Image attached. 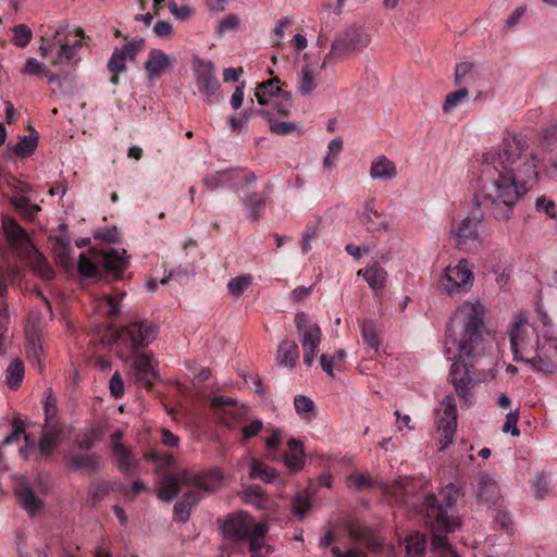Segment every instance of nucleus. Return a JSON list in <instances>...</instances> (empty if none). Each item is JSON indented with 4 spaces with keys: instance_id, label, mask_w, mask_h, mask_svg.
<instances>
[{
    "instance_id": "nucleus-15",
    "label": "nucleus",
    "mask_w": 557,
    "mask_h": 557,
    "mask_svg": "<svg viewBox=\"0 0 557 557\" xmlns=\"http://www.w3.org/2000/svg\"><path fill=\"white\" fill-rule=\"evenodd\" d=\"M295 324L300 335L301 346L307 344L320 345L322 331L317 323H311L305 312H298L295 315Z\"/></svg>"
},
{
    "instance_id": "nucleus-64",
    "label": "nucleus",
    "mask_w": 557,
    "mask_h": 557,
    "mask_svg": "<svg viewBox=\"0 0 557 557\" xmlns=\"http://www.w3.org/2000/svg\"><path fill=\"white\" fill-rule=\"evenodd\" d=\"M264 495L263 490L258 485H250L244 491V498L247 503L253 504Z\"/></svg>"
},
{
    "instance_id": "nucleus-56",
    "label": "nucleus",
    "mask_w": 557,
    "mask_h": 557,
    "mask_svg": "<svg viewBox=\"0 0 557 557\" xmlns=\"http://www.w3.org/2000/svg\"><path fill=\"white\" fill-rule=\"evenodd\" d=\"M331 553L333 557H368L359 547H350L347 550H342L338 546H332Z\"/></svg>"
},
{
    "instance_id": "nucleus-47",
    "label": "nucleus",
    "mask_w": 557,
    "mask_h": 557,
    "mask_svg": "<svg viewBox=\"0 0 557 557\" xmlns=\"http://www.w3.org/2000/svg\"><path fill=\"white\" fill-rule=\"evenodd\" d=\"M535 209L537 212H544L552 219H557V206L556 203L546 198L545 196H541L535 201Z\"/></svg>"
},
{
    "instance_id": "nucleus-1",
    "label": "nucleus",
    "mask_w": 557,
    "mask_h": 557,
    "mask_svg": "<svg viewBox=\"0 0 557 557\" xmlns=\"http://www.w3.org/2000/svg\"><path fill=\"white\" fill-rule=\"evenodd\" d=\"M528 148L527 136L515 134L505 137L498 148L484 153V162L493 165L497 178L481 187L468 215L453 224L451 233L458 249L470 250L479 239L484 210H490L498 221H508L518 200L536 183V156L527 153Z\"/></svg>"
},
{
    "instance_id": "nucleus-44",
    "label": "nucleus",
    "mask_w": 557,
    "mask_h": 557,
    "mask_svg": "<svg viewBox=\"0 0 557 557\" xmlns=\"http://www.w3.org/2000/svg\"><path fill=\"white\" fill-rule=\"evenodd\" d=\"M32 30L25 24L16 25L13 29V42L15 46L24 48L32 39Z\"/></svg>"
},
{
    "instance_id": "nucleus-42",
    "label": "nucleus",
    "mask_w": 557,
    "mask_h": 557,
    "mask_svg": "<svg viewBox=\"0 0 557 557\" xmlns=\"http://www.w3.org/2000/svg\"><path fill=\"white\" fill-rule=\"evenodd\" d=\"M13 430L12 432L5 436L2 441V446H8L16 442L22 434H24L25 441L29 442V436L25 434V424L20 418H14L12 421Z\"/></svg>"
},
{
    "instance_id": "nucleus-17",
    "label": "nucleus",
    "mask_w": 557,
    "mask_h": 557,
    "mask_svg": "<svg viewBox=\"0 0 557 557\" xmlns=\"http://www.w3.org/2000/svg\"><path fill=\"white\" fill-rule=\"evenodd\" d=\"M61 441V430L58 424H49L44 426L41 436L38 442V450L41 457L49 458Z\"/></svg>"
},
{
    "instance_id": "nucleus-7",
    "label": "nucleus",
    "mask_w": 557,
    "mask_h": 557,
    "mask_svg": "<svg viewBox=\"0 0 557 557\" xmlns=\"http://www.w3.org/2000/svg\"><path fill=\"white\" fill-rule=\"evenodd\" d=\"M225 539L237 543H247L251 557H264L262 549L272 552L271 546L264 544V537L269 532L265 522H257L255 518L244 511L227 516L222 527Z\"/></svg>"
},
{
    "instance_id": "nucleus-10",
    "label": "nucleus",
    "mask_w": 557,
    "mask_h": 557,
    "mask_svg": "<svg viewBox=\"0 0 557 557\" xmlns=\"http://www.w3.org/2000/svg\"><path fill=\"white\" fill-rule=\"evenodd\" d=\"M370 44V36L361 27H349L339 33L325 55L322 67L333 59L343 58L349 53L359 52Z\"/></svg>"
},
{
    "instance_id": "nucleus-5",
    "label": "nucleus",
    "mask_w": 557,
    "mask_h": 557,
    "mask_svg": "<svg viewBox=\"0 0 557 557\" xmlns=\"http://www.w3.org/2000/svg\"><path fill=\"white\" fill-rule=\"evenodd\" d=\"M158 331L159 326L152 321L138 319L119 329L113 338L116 355L125 361L134 358L135 381L148 391L153 387L158 372L154 370L149 355L136 356V354L156 339Z\"/></svg>"
},
{
    "instance_id": "nucleus-12",
    "label": "nucleus",
    "mask_w": 557,
    "mask_h": 557,
    "mask_svg": "<svg viewBox=\"0 0 557 557\" xmlns=\"http://www.w3.org/2000/svg\"><path fill=\"white\" fill-rule=\"evenodd\" d=\"M443 412L438 417V433L441 442H444L441 449L443 450L453 442L457 428V407L453 395H447L442 401Z\"/></svg>"
},
{
    "instance_id": "nucleus-31",
    "label": "nucleus",
    "mask_w": 557,
    "mask_h": 557,
    "mask_svg": "<svg viewBox=\"0 0 557 557\" xmlns=\"http://www.w3.org/2000/svg\"><path fill=\"white\" fill-rule=\"evenodd\" d=\"M360 327L363 343L375 352L379 351L381 341L376 333L374 322L372 320H363Z\"/></svg>"
},
{
    "instance_id": "nucleus-49",
    "label": "nucleus",
    "mask_w": 557,
    "mask_h": 557,
    "mask_svg": "<svg viewBox=\"0 0 557 557\" xmlns=\"http://www.w3.org/2000/svg\"><path fill=\"white\" fill-rule=\"evenodd\" d=\"M237 406L235 399L224 396H215L211 400V407L215 410H223L225 413L233 414V409Z\"/></svg>"
},
{
    "instance_id": "nucleus-35",
    "label": "nucleus",
    "mask_w": 557,
    "mask_h": 557,
    "mask_svg": "<svg viewBox=\"0 0 557 557\" xmlns=\"http://www.w3.org/2000/svg\"><path fill=\"white\" fill-rule=\"evenodd\" d=\"M98 437L97 430L94 428L86 429L75 436V445L79 449L89 450L94 447Z\"/></svg>"
},
{
    "instance_id": "nucleus-34",
    "label": "nucleus",
    "mask_w": 557,
    "mask_h": 557,
    "mask_svg": "<svg viewBox=\"0 0 557 557\" xmlns=\"http://www.w3.org/2000/svg\"><path fill=\"white\" fill-rule=\"evenodd\" d=\"M252 276L250 274H243L233 277L227 283L228 293L232 296L239 297L251 285Z\"/></svg>"
},
{
    "instance_id": "nucleus-50",
    "label": "nucleus",
    "mask_w": 557,
    "mask_h": 557,
    "mask_svg": "<svg viewBox=\"0 0 557 557\" xmlns=\"http://www.w3.org/2000/svg\"><path fill=\"white\" fill-rule=\"evenodd\" d=\"M295 410L298 414H307L313 411L314 403L307 396L298 395L294 399Z\"/></svg>"
},
{
    "instance_id": "nucleus-23",
    "label": "nucleus",
    "mask_w": 557,
    "mask_h": 557,
    "mask_svg": "<svg viewBox=\"0 0 557 557\" xmlns=\"http://www.w3.org/2000/svg\"><path fill=\"white\" fill-rule=\"evenodd\" d=\"M16 495L21 506L29 513L34 515L42 507V502L39 499L33 488L28 485H21Z\"/></svg>"
},
{
    "instance_id": "nucleus-25",
    "label": "nucleus",
    "mask_w": 557,
    "mask_h": 557,
    "mask_svg": "<svg viewBox=\"0 0 557 557\" xmlns=\"http://www.w3.org/2000/svg\"><path fill=\"white\" fill-rule=\"evenodd\" d=\"M357 274L363 276L369 286L374 290L383 288L385 284L386 272L379 264H373L366 269H360Z\"/></svg>"
},
{
    "instance_id": "nucleus-46",
    "label": "nucleus",
    "mask_w": 557,
    "mask_h": 557,
    "mask_svg": "<svg viewBox=\"0 0 557 557\" xmlns=\"http://www.w3.org/2000/svg\"><path fill=\"white\" fill-rule=\"evenodd\" d=\"M278 99L274 101L273 106L280 115L287 116L292 109V95L288 91H281L277 95Z\"/></svg>"
},
{
    "instance_id": "nucleus-54",
    "label": "nucleus",
    "mask_w": 557,
    "mask_h": 557,
    "mask_svg": "<svg viewBox=\"0 0 557 557\" xmlns=\"http://www.w3.org/2000/svg\"><path fill=\"white\" fill-rule=\"evenodd\" d=\"M281 433L278 430L273 431L272 435L265 440V446L269 449V458L271 460H277L278 456L274 451L281 443Z\"/></svg>"
},
{
    "instance_id": "nucleus-40",
    "label": "nucleus",
    "mask_w": 557,
    "mask_h": 557,
    "mask_svg": "<svg viewBox=\"0 0 557 557\" xmlns=\"http://www.w3.org/2000/svg\"><path fill=\"white\" fill-rule=\"evenodd\" d=\"M110 490L109 482L104 480L92 482L88 490V497L94 504H96L109 494Z\"/></svg>"
},
{
    "instance_id": "nucleus-26",
    "label": "nucleus",
    "mask_w": 557,
    "mask_h": 557,
    "mask_svg": "<svg viewBox=\"0 0 557 557\" xmlns=\"http://www.w3.org/2000/svg\"><path fill=\"white\" fill-rule=\"evenodd\" d=\"M124 296L125 293H120L117 296L103 295L98 301L99 311L109 319H114L120 313V302Z\"/></svg>"
},
{
    "instance_id": "nucleus-30",
    "label": "nucleus",
    "mask_w": 557,
    "mask_h": 557,
    "mask_svg": "<svg viewBox=\"0 0 557 557\" xmlns=\"http://www.w3.org/2000/svg\"><path fill=\"white\" fill-rule=\"evenodd\" d=\"M426 548V539L418 532L406 537V550L409 557H422Z\"/></svg>"
},
{
    "instance_id": "nucleus-48",
    "label": "nucleus",
    "mask_w": 557,
    "mask_h": 557,
    "mask_svg": "<svg viewBox=\"0 0 557 557\" xmlns=\"http://www.w3.org/2000/svg\"><path fill=\"white\" fill-rule=\"evenodd\" d=\"M293 512L295 516L302 518L311 507V503L308 496L304 494H297L292 502Z\"/></svg>"
},
{
    "instance_id": "nucleus-28",
    "label": "nucleus",
    "mask_w": 557,
    "mask_h": 557,
    "mask_svg": "<svg viewBox=\"0 0 557 557\" xmlns=\"http://www.w3.org/2000/svg\"><path fill=\"white\" fill-rule=\"evenodd\" d=\"M277 471L272 467L263 463L260 460H252L249 471V476L251 479H260L265 483H272L277 478Z\"/></svg>"
},
{
    "instance_id": "nucleus-60",
    "label": "nucleus",
    "mask_w": 557,
    "mask_h": 557,
    "mask_svg": "<svg viewBox=\"0 0 557 557\" xmlns=\"http://www.w3.org/2000/svg\"><path fill=\"white\" fill-rule=\"evenodd\" d=\"M238 17L235 14H230L220 22L216 32L223 35L226 32L234 30L238 26Z\"/></svg>"
},
{
    "instance_id": "nucleus-4",
    "label": "nucleus",
    "mask_w": 557,
    "mask_h": 557,
    "mask_svg": "<svg viewBox=\"0 0 557 557\" xmlns=\"http://www.w3.org/2000/svg\"><path fill=\"white\" fill-rule=\"evenodd\" d=\"M507 334L516 361L524 362L539 372H557V337L548 330L540 331L520 313L509 323Z\"/></svg>"
},
{
    "instance_id": "nucleus-63",
    "label": "nucleus",
    "mask_w": 557,
    "mask_h": 557,
    "mask_svg": "<svg viewBox=\"0 0 557 557\" xmlns=\"http://www.w3.org/2000/svg\"><path fill=\"white\" fill-rule=\"evenodd\" d=\"M170 12L178 20H186L190 16L193 10L189 5L178 7L174 1L169 3Z\"/></svg>"
},
{
    "instance_id": "nucleus-58",
    "label": "nucleus",
    "mask_w": 557,
    "mask_h": 557,
    "mask_svg": "<svg viewBox=\"0 0 557 557\" xmlns=\"http://www.w3.org/2000/svg\"><path fill=\"white\" fill-rule=\"evenodd\" d=\"M58 413V408L55 406L54 399L48 397L45 403V420H46V426H49V424H58L55 421V417Z\"/></svg>"
},
{
    "instance_id": "nucleus-19",
    "label": "nucleus",
    "mask_w": 557,
    "mask_h": 557,
    "mask_svg": "<svg viewBox=\"0 0 557 557\" xmlns=\"http://www.w3.org/2000/svg\"><path fill=\"white\" fill-rule=\"evenodd\" d=\"M287 447L288 451L283 455L284 463L290 472L296 473L300 471L305 465L304 447L302 444L295 438L288 440Z\"/></svg>"
},
{
    "instance_id": "nucleus-62",
    "label": "nucleus",
    "mask_w": 557,
    "mask_h": 557,
    "mask_svg": "<svg viewBox=\"0 0 557 557\" xmlns=\"http://www.w3.org/2000/svg\"><path fill=\"white\" fill-rule=\"evenodd\" d=\"M253 115V112L246 111L243 113L242 116H232L228 120L230 127L234 132H240L244 127V125L249 121V119Z\"/></svg>"
},
{
    "instance_id": "nucleus-39",
    "label": "nucleus",
    "mask_w": 557,
    "mask_h": 557,
    "mask_svg": "<svg viewBox=\"0 0 557 557\" xmlns=\"http://www.w3.org/2000/svg\"><path fill=\"white\" fill-rule=\"evenodd\" d=\"M315 88L314 76L309 67L306 65L301 69L299 81H298V90L301 95H309Z\"/></svg>"
},
{
    "instance_id": "nucleus-20",
    "label": "nucleus",
    "mask_w": 557,
    "mask_h": 557,
    "mask_svg": "<svg viewBox=\"0 0 557 557\" xmlns=\"http://www.w3.org/2000/svg\"><path fill=\"white\" fill-rule=\"evenodd\" d=\"M299 358V348L295 341L283 339L276 351L275 360L282 366L294 368Z\"/></svg>"
},
{
    "instance_id": "nucleus-27",
    "label": "nucleus",
    "mask_w": 557,
    "mask_h": 557,
    "mask_svg": "<svg viewBox=\"0 0 557 557\" xmlns=\"http://www.w3.org/2000/svg\"><path fill=\"white\" fill-rule=\"evenodd\" d=\"M3 230L9 242L13 245H21L29 240L26 231L13 219L3 220Z\"/></svg>"
},
{
    "instance_id": "nucleus-37",
    "label": "nucleus",
    "mask_w": 557,
    "mask_h": 557,
    "mask_svg": "<svg viewBox=\"0 0 557 557\" xmlns=\"http://www.w3.org/2000/svg\"><path fill=\"white\" fill-rule=\"evenodd\" d=\"M37 144L38 136H24L16 144L14 152L22 158L29 157L36 150Z\"/></svg>"
},
{
    "instance_id": "nucleus-14",
    "label": "nucleus",
    "mask_w": 557,
    "mask_h": 557,
    "mask_svg": "<svg viewBox=\"0 0 557 557\" xmlns=\"http://www.w3.org/2000/svg\"><path fill=\"white\" fill-rule=\"evenodd\" d=\"M112 455L117 470L123 475L132 478L138 473L140 462L125 445H114Z\"/></svg>"
},
{
    "instance_id": "nucleus-8",
    "label": "nucleus",
    "mask_w": 557,
    "mask_h": 557,
    "mask_svg": "<svg viewBox=\"0 0 557 557\" xmlns=\"http://www.w3.org/2000/svg\"><path fill=\"white\" fill-rule=\"evenodd\" d=\"M128 264V258L124 249L107 248L92 252L91 258L82 252L78 259L77 271L86 278L97 277L107 282H113L123 278Z\"/></svg>"
},
{
    "instance_id": "nucleus-55",
    "label": "nucleus",
    "mask_w": 557,
    "mask_h": 557,
    "mask_svg": "<svg viewBox=\"0 0 557 557\" xmlns=\"http://www.w3.org/2000/svg\"><path fill=\"white\" fill-rule=\"evenodd\" d=\"M518 412H509L506 416V421L502 428L504 433H511L513 436H519L520 431L517 426L518 423Z\"/></svg>"
},
{
    "instance_id": "nucleus-22",
    "label": "nucleus",
    "mask_w": 557,
    "mask_h": 557,
    "mask_svg": "<svg viewBox=\"0 0 557 557\" xmlns=\"http://www.w3.org/2000/svg\"><path fill=\"white\" fill-rule=\"evenodd\" d=\"M370 175L373 180L394 178L397 175L396 165L385 156H380L372 162Z\"/></svg>"
},
{
    "instance_id": "nucleus-59",
    "label": "nucleus",
    "mask_w": 557,
    "mask_h": 557,
    "mask_svg": "<svg viewBox=\"0 0 557 557\" xmlns=\"http://www.w3.org/2000/svg\"><path fill=\"white\" fill-rule=\"evenodd\" d=\"M36 271L41 275L45 280H51L54 276V271L48 263V261L44 258V256H39L36 261Z\"/></svg>"
},
{
    "instance_id": "nucleus-61",
    "label": "nucleus",
    "mask_w": 557,
    "mask_h": 557,
    "mask_svg": "<svg viewBox=\"0 0 557 557\" xmlns=\"http://www.w3.org/2000/svg\"><path fill=\"white\" fill-rule=\"evenodd\" d=\"M263 423L260 420H253L251 423L245 425L242 429L243 438L244 440H250L259 434V432L262 430Z\"/></svg>"
},
{
    "instance_id": "nucleus-9",
    "label": "nucleus",
    "mask_w": 557,
    "mask_h": 557,
    "mask_svg": "<svg viewBox=\"0 0 557 557\" xmlns=\"http://www.w3.org/2000/svg\"><path fill=\"white\" fill-rule=\"evenodd\" d=\"M66 29L67 26H60L52 38H41L38 52L42 58H50L53 66L72 65L79 60L77 52L83 41L82 39L70 40Z\"/></svg>"
},
{
    "instance_id": "nucleus-29",
    "label": "nucleus",
    "mask_w": 557,
    "mask_h": 557,
    "mask_svg": "<svg viewBox=\"0 0 557 557\" xmlns=\"http://www.w3.org/2000/svg\"><path fill=\"white\" fill-rule=\"evenodd\" d=\"M234 180V172L232 170H225L215 172L212 174L207 175L203 178V185L210 189L214 190L219 187H226L231 186V183Z\"/></svg>"
},
{
    "instance_id": "nucleus-45",
    "label": "nucleus",
    "mask_w": 557,
    "mask_h": 557,
    "mask_svg": "<svg viewBox=\"0 0 557 557\" xmlns=\"http://www.w3.org/2000/svg\"><path fill=\"white\" fill-rule=\"evenodd\" d=\"M24 75L48 76V70L35 58H28L22 70Z\"/></svg>"
},
{
    "instance_id": "nucleus-18",
    "label": "nucleus",
    "mask_w": 557,
    "mask_h": 557,
    "mask_svg": "<svg viewBox=\"0 0 557 557\" xmlns=\"http://www.w3.org/2000/svg\"><path fill=\"white\" fill-rule=\"evenodd\" d=\"M172 65L170 57L159 49H152L149 52L148 60L145 63V70L148 78L153 81L161 76L168 67Z\"/></svg>"
},
{
    "instance_id": "nucleus-3",
    "label": "nucleus",
    "mask_w": 557,
    "mask_h": 557,
    "mask_svg": "<svg viewBox=\"0 0 557 557\" xmlns=\"http://www.w3.org/2000/svg\"><path fill=\"white\" fill-rule=\"evenodd\" d=\"M143 457L153 462L156 471L161 475L160 487L157 491L159 499L171 502L183 487H189L182 499L174 505V516L180 522L188 520L191 507L201 499L202 492L216 491L223 480V474L218 468L199 473L186 469L173 471L174 458L166 451L153 449L145 453Z\"/></svg>"
},
{
    "instance_id": "nucleus-13",
    "label": "nucleus",
    "mask_w": 557,
    "mask_h": 557,
    "mask_svg": "<svg viewBox=\"0 0 557 557\" xmlns=\"http://www.w3.org/2000/svg\"><path fill=\"white\" fill-rule=\"evenodd\" d=\"M195 75L197 87L200 92L211 97L220 87L219 81L214 75L213 64L202 59L195 60Z\"/></svg>"
},
{
    "instance_id": "nucleus-51",
    "label": "nucleus",
    "mask_w": 557,
    "mask_h": 557,
    "mask_svg": "<svg viewBox=\"0 0 557 557\" xmlns=\"http://www.w3.org/2000/svg\"><path fill=\"white\" fill-rule=\"evenodd\" d=\"M109 388L111 395L119 399L124 395V381L120 374V372H114L109 382Z\"/></svg>"
},
{
    "instance_id": "nucleus-36",
    "label": "nucleus",
    "mask_w": 557,
    "mask_h": 557,
    "mask_svg": "<svg viewBox=\"0 0 557 557\" xmlns=\"http://www.w3.org/2000/svg\"><path fill=\"white\" fill-rule=\"evenodd\" d=\"M468 97V89L460 88L456 91L449 92L443 104V111L445 114L453 112L459 104H461Z\"/></svg>"
},
{
    "instance_id": "nucleus-16",
    "label": "nucleus",
    "mask_w": 557,
    "mask_h": 557,
    "mask_svg": "<svg viewBox=\"0 0 557 557\" xmlns=\"http://www.w3.org/2000/svg\"><path fill=\"white\" fill-rule=\"evenodd\" d=\"M66 467L73 471L87 470L96 472L101 468V457L87 453H67L64 456Z\"/></svg>"
},
{
    "instance_id": "nucleus-6",
    "label": "nucleus",
    "mask_w": 557,
    "mask_h": 557,
    "mask_svg": "<svg viewBox=\"0 0 557 557\" xmlns=\"http://www.w3.org/2000/svg\"><path fill=\"white\" fill-rule=\"evenodd\" d=\"M442 494L443 500H440L435 494L428 493L419 502L412 503V508L431 529L432 547L438 557H457L456 550L447 541L446 533L454 532L460 525L459 519L451 512L459 497V490L449 484Z\"/></svg>"
},
{
    "instance_id": "nucleus-11",
    "label": "nucleus",
    "mask_w": 557,
    "mask_h": 557,
    "mask_svg": "<svg viewBox=\"0 0 557 557\" xmlns=\"http://www.w3.org/2000/svg\"><path fill=\"white\" fill-rule=\"evenodd\" d=\"M473 283V273L466 259L456 265H448L440 278V287L449 296L466 294Z\"/></svg>"
},
{
    "instance_id": "nucleus-32",
    "label": "nucleus",
    "mask_w": 557,
    "mask_h": 557,
    "mask_svg": "<svg viewBox=\"0 0 557 557\" xmlns=\"http://www.w3.org/2000/svg\"><path fill=\"white\" fill-rule=\"evenodd\" d=\"M257 114L263 115L270 122V129L277 135H287L294 132H299L298 126L293 122H276L269 111H258Z\"/></svg>"
},
{
    "instance_id": "nucleus-57",
    "label": "nucleus",
    "mask_w": 557,
    "mask_h": 557,
    "mask_svg": "<svg viewBox=\"0 0 557 557\" xmlns=\"http://www.w3.org/2000/svg\"><path fill=\"white\" fill-rule=\"evenodd\" d=\"M557 143V125H549L542 133L541 145L550 148Z\"/></svg>"
},
{
    "instance_id": "nucleus-24",
    "label": "nucleus",
    "mask_w": 557,
    "mask_h": 557,
    "mask_svg": "<svg viewBox=\"0 0 557 557\" xmlns=\"http://www.w3.org/2000/svg\"><path fill=\"white\" fill-rule=\"evenodd\" d=\"M278 77L271 78L269 81L262 82L256 88L255 96L257 101L261 106H267L270 102V99L274 96L281 94L282 89L277 84L280 83Z\"/></svg>"
},
{
    "instance_id": "nucleus-52",
    "label": "nucleus",
    "mask_w": 557,
    "mask_h": 557,
    "mask_svg": "<svg viewBox=\"0 0 557 557\" xmlns=\"http://www.w3.org/2000/svg\"><path fill=\"white\" fill-rule=\"evenodd\" d=\"M143 47V40H132L127 41L122 48H120V51H122V55L126 60H135L139 51Z\"/></svg>"
},
{
    "instance_id": "nucleus-21",
    "label": "nucleus",
    "mask_w": 557,
    "mask_h": 557,
    "mask_svg": "<svg viewBox=\"0 0 557 557\" xmlns=\"http://www.w3.org/2000/svg\"><path fill=\"white\" fill-rule=\"evenodd\" d=\"M499 488L491 476L482 475L478 482L476 497L480 502L493 505L498 498Z\"/></svg>"
},
{
    "instance_id": "nucleus-41",
    "label": "nucleus",
    "mask_w": 557,
    "mask_h": 557,
    "mask_svg": "<svg viewBox=\"0 0 557 557\" xmlns=\"http://www.w3.org/2000/svg\"><path fill=\"white\" fill-rule=\"evenodd\" d=\"M245 205L249 208L250 216L255 221L261 218L265 210L264 198L259 197L257 194H252L248 199H246Z\"/></svg>"
},
{
    "instance_id": "nucleus-53",
    "label": "nucleus",
    "mask_w": 557,
    "mask_h": 557,
    "mask_svg": "<svg viewBox=\"0 0 557 557\" xmlns=\"http://www.w3.org/2000/svg\"><path fill=\"white\" fill-rule=\"evenodd\" d=\"M532 486L537 499H543L549 492L548 481L542 474L535 476Z\"/></svg>"
},
{
    "instance_id": "nucleus-33",
    "label": "nucleus",
    "mask_w": 557,
    "mask_h": 557,
    "mask_svg": "<svg viewBox=\"0 0 557 557\" xmlns=\"http://www.w3.org/2000/svg\"><path fill=\"white\" fill-rule=\"evenodd\" d=\"M24 377V364L21 360L14 359L7 369V382L11 388H17Z\"/></svg>"
},
{
    "instance_id": "nucleus-38",
    "label": "nucleus",
    "mask_w": 557,
    "mask_h": 557,
    "mask_svg": "<svg viewBox=\"0 0 557 557\" xmlns=\"http://www.w3.org/2000/svg\"><path fill=\"white\" fill-rule=\"evenodd\" d=\"M347 485L356 491H364L372 488L375 485V482L368 474L352 473L347 478Z\"/></svg>"
},
{
    "instance_id": "nucleus-43",
    "label": "nucleus",
    "mask_w": 557,
    "mask_h": 557,
    "mask_svg": "<svg viewBox=\"0 0 557 557\" xmlns=\"http://www.w3.org/2000/svg\"><path fill=\"white\" fill-rule=\"evenodd\" d=\"M107 67L111 74H121L126 71V59L122 55L120 48L113 50Z\"/></svg>"
},
{
    "instance_id": "nucleus-2",
    "label": "nucleus",
    "mask_w": 557,
    "mask_h": 557,
    "mask_svg": "<svg viewBox=\"0 0 557 557\" xmlns=\"http://www.w3.org/2000/svg\"><path fill=\"white\" fill-rule=\"evenodd\" d=\"M484 306L480 302H465L455 312L446 329L445 355L447 359L455 360L451 364L449 377L458 397L467 406L473 404L471 385L473 377L470 368L465 361L471 362L487 356L493 350V341L488 333H483Z\"/></svg>"
}]
</instances>
